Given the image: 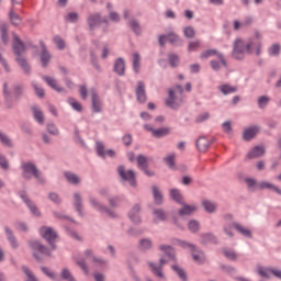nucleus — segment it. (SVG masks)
<instances>
[{"mask_svg":"<svg viewBox=\"0 0 281 281\" xmlns=\"http://www.w3.org/2000/svg\"><path fill=\"white\" fill-rule=\"evenodd\" d=\"M45 80V82L53 88V90L57 91V92H61V88L57 86V82L54 78L52 77H44L43 78Z\"/></svg>","mask_w":281,"mask_h":281,"instance_id":"c9c22d12","label":"nucleus"},{"mask_svg":"<svg viewBox=\"0 0 281 281\" xmlns=\"http://www.w3.org/2000/svg\"><path fill=\"white\" fill-rule=\"evenodd\" d=\"M144 128L148 132H151V135H154L157 138L167 136L168 134H170V128L169 127H161L158 130H154L150 127V125H145Z\"/></svg>","mask_w":281,"mask_h":281,"instance_id":"9b49d317","label":"nucleus"},{"mask_svg":"<svg viewBox=\"0 0 281 281\" xmlns=\"http://www.w3.org/2000/svg\"><path fill=\"white\" fill-rule=\"evenodd\" d=\"M89 94L90 97H92V111H94V113H100L102 110V103L98 94L95 93V90L90 89Z\"/></svg>","mask_w":281,"mask_h":281,"instance_id":"ddd939ff","label":"nucleus"},{"mask_svg":"<svg viewBox=\"0 0 281 281\" xmlns=\"http://www.w3.org/2000/svg\"><path fill=\"white\" fill-rule=\"evenodd\" d=\"M97 151L98 155L102 158L115 156V151L112 149L105 150L104 144H102L101 142H97Z\"/></svg>","mask_w":281,"mask_h":281,"instance_id":"dca6fc26","label":"nucleus"},{"mask_svg":"<svg viewBox=\"0 0 281 281\" xmlns=\"http://www.w3.org/2000/svg\"><path fill=\"white\" fill-rule=\"evenodd\" d=\"M47 132L53 135L58 134V128L55 126V124H47Z\"/></svg>","mask_w":281,"mask_h":281,"instance_id":"774afa93","label":"nucleus"},{"mask_svg":"<svg viewBox=\"0 0 281 281\" xmlns=\"http://www.w3.org/2000/svg\"><path fill=\"white\" fill-rule=\"evenodd\" d=\"M201 46V43L199 41L189 42L188 44V52L193 53L196 52Z\"/></svg>","mask_w":281,"mask_h":281,"instance_id":"de8ad7c7","label":"nucleus"},{"mask_svg":"<svg viewBox=\"0 0 281 281\" xmlns=\"http://www.w3.org/2000/svg\"><path fill=\"white\" fill-rule=\"evenodd\" d=\"M224 256H225V258H227L231 261H235L237 259L236 252H234V250H232V249H225Z\"/></svg>","mask_w":281,"mask_h":281,"instance_id":"8fccbe9b","label":"nucleus"},{"mask_svg":"<svg viewBox=\"0 0 281 281\" xmlns=\"http://www.w3.org/2000/svg\"><path fill=\"white\" fill-rule=\"evenodd\" d=\"M256 54L260 55V43L258 41H251L250 43L245 44L240 38H237L234 44L233 55L236 59H243L245 54Z\"/></svg>","mask_w":281,"mask_h":281,"instance_id":"f257e3e1","label":"nucleus"},{"mask_svg":"<svg viewBox=\"0 0 281 281\" xmlns=\"http://www.w3.org/2000/svg\"><path fill=\"white\" fill-rule=\"evenodd\" d=\"M265 153H266V149L263 147L256 146L251 151H249L247 154V158L256 159V158L265 155Z\"/></svg>","mask_w":281,"mask_h":281,"instance_id":"393cba45","label":"nucleus"},{"mask_svg":"<svg viewBox=\"0 0 281 281\" xmlns=\"http://www.w3.org/2000/svg\"><path fill=\"white\" fill-rule=\"evenodd\" d=\"M188 228H189V231H191V233H196L200 228V224L198 221L191 220L188 223Z\"/></svg>","mask_w":281,"mask_h":281,"instance_id":"c03bdc74","label":"nucleus"},{"mask_svg":"<svg viewBox=\"0 0 281 281\" xmlns=\"http://www.w3.org/2000/svg\"><path fill=\"white\" fill-rule=\"evenodd\" d=\"M40 234L41 236L48 243V245L53 248V249H56V246H55V240L57 239V233L50 228V227H47V226H43L41 229H40Z\"/></svg>","mask_w":281,"mask_h":281,"instance_id":"0eeeda50","label":"nucleus"},{"mask_svg":"<svg viewBox=\"0 0 281 281\" xmlns=\"http://www.w3.org/2000/svg\"><path fill=\"white\" fill-rule=\"evenodd\" d=\"M167 41L171 43V45H177L180 42V38L176 33H169L168 35H159L160 46H165Z\"/></svg>","mask_w":281,"mask_h":281,"instance_id":"1a4fd4ad","label":"nucleus"},{"mask_svg":"<svg viewBox=\"0 0 281 281\" xmlns=\"http://www.w3.org/2000/svg\"><path fill=\"white\" fill-rule=\"evenodd\" d=\"M66 21H69V22H76L78 21V14L76 12H69L67 15H66Z\"/></svg>","mask_w":281,"mask_h":281,"instance_id":"338daca9","label":"nucleus"},{"mask_svg":"<svg viewBox=\"0 0 281 281\" xmlns=\"http://www.w3.org/2000/svg\"><path fill=\"white\" fill-rule=\"evenodd\" d=\"M151 191L154 192V199L157 205L164 203V195H161L160 191L156 186L151 187Z\"/></svg>","mask_w":281,"mask_h":281,"instance_id":"72a5a7b5","label":"nucleus"},{"mask_svg":"<svg viewBox=\"0 0 281 281\" xmlns=\"http://www.w3.org/2000/svg\"><path fill=\"white\" fill-rule=\"evenodd\" d=\"M217 55H221V53H218L216 49L211 48V49H205L200 54V58L202 60L207 59V58H212V57H216Z\"/></svg>","mask_w":281,"mask_h":281,"instance_id":"2f4dec72","label":"nucleus"},{"mask_svg":"<svg viewBox=\"0 0 281 281\" xmlns=\"http://www.w3.org/2000/svg\"><path fill=\"white\" fill-rule=\"evenodd\" d=\"M22 270L27 277L26 281H37V279L33 276L32 271L27 267H23Z\"/></svg>","mask_w":281,"mask_h":281,"instance_id":"13d9d810","label":"nucleus"},{"mask_svg":"<svg viewBox=\"0 0 281 281\" xmlns=\"http://www.w3.org/2000/svg\"><path fill=\"white\" fill-rule=\"evenodd\" d=\"M21 198L23 199L24 203L30 209L31 213H33V215H35V216H40L41 215V213L37 210V207L35 206V204L29 198H26V195H21Z\"/></svg>","mask_w":281,"mask_h":281,"instance_id":"cd10ccee","label":"nucleus"},{"mask_svg":"<svg viewBox=\"0 0 281 281\" xmlns=\"http://www.w3.org/2000/svg\"><path fill=\"white\" fill-rule=\"evenodd\" d=\"M42 52H41V61L43 67H47L49 60L52 59V55L47 49V46L45 43L41 42L40 43Z\"/></svg>","mask_w":281,"mask_h":281,"instance_id":"9d476101","label":"nucleus"},{"mask_svg":"<svg viewBox=\"0 0 281 281\" xmlns=\"http://www.w3.org/2000/svg\"><path fill=\"white\" fill-rule=\"evenodd\" d=\"M61 278L67 281H75L74 277L71 276V272L67 269L61 270Z\"/></svg>","mask_w":281,"mask_h":281,"instance_id":"bf43d9fd","label":"nucleus"},{"mask_svg":"<svg viewBox=\"0 0 281 281\" xmlns=\"http://www.w3.org/2000/svg\"><path fill=\"white\" fill-rule=\"evenodd\" d=\"M159 249L166 255V257L160 258L159 266L155 265L154 262H148V267L153 274H155L158 279L164 280L165 273L161 271V267L173 259L175 250L168 245H160Z\"/></svg>","mask_w":281,"mask_h":281,"instance_id":"f03ea898","label":"nucleus"},{"mask_svg":"<svg viewBox=\"0 0 281 281\" xmlns=\"http://www.w3.org/2000/svg\"><path fill=\"white\" fill-rule=\"evenodd\" d=\"M67 101H68V104L70 106H72V110H75L77 112H81L82 105L80 103H78L75 99L69 98Z\"/></svg>","mask_w":281,"mask_h":281,"instance_id":"37998d69","label":"nucleus"},{"mask_svg":"<svg viewBox=\"0 0 281 281\" xmlns=\"http://www.w3.org/2000/svg\"><path fill=\"white\" fill-rule=\"evenodd\" d=\"M90 205H92L93 207H95L98 211L102 212V213H106L108 216L110 217H114L115 214L109 210H106L104 206H102V204H100L95 198H90L89 199Z\"/></svg>","mask_w":281,"mask_h":281,"instance_id":"a211bd4d","label":"nucleus"},{"mask_svg":"<svg viewBox=\"0 0 281 281\" xmlns=\"http://www.w3.org/2000/svg\"><path fill=\"white\" fill-rule=\"evenodd\" d=\"M268 53H270V56H278L280 53V46L273 45L270 49H268Z\"/></svg>","mask_w":281,"mask_h":281,"instance_id":"0e129e2a","label":"nucleus"},{"mask_svg":"<svg viewBox=\"0 0 281 281\" xmlns=\"http://www.w3.org/2000/svg\"><path fill=\"white\" fill-rule=\"evenodd\" d=\"M218 90L223 95L234 94L237 91V88L234 86H227V83H223V86L218 87Z\"/></svg>","mask_w":281,"mask_h":281,"instance_id":"7c9ffc66","label":"nucleus"},{"mask_svg":"<svg viewBox=\"0 0 281 281\" xmlns=\"http://www.w3.org/2000/svg\"><path fill=\"white\" fill-rule=\"evenodd\" d=\"M31 249L35 250V251H38L40 254L42 255H45V256H50V251L48 248H46L45 246H42L38 241L36 240H31L29 243Z\"/></svg>","mask_w":281,"mask_h":281,"instance_id":"f3484780","label":"nucleus"},{"mask_svg":"<svg viewBox=\"0 0 281 281\" xmlns=\"http://www.w3.org/2000/svg\"><path fill=\"white\" fill-rule=\"evenodd\" d=\"M26 52V46L20 41L16 34H13V54L16 56L19 66L25 74H30L31 66L29 65L25 57L22 56Z\"/></svg>","mask_w":281,"mask_h":281,"instance_id":"7ed1b4c3","label":"nucleus"},{"mask_svg":"<svg viewBox=\"0 0 281 281\" xmlns=\"http://www.w3.org/2000/svg\"><path fill=\"white\" fill-rule=\"evenodd\" d=\"M128 218L135 225L140 223L139 206L138 205H135L134 207H132V211H130V213H128Z\"/></svg>","mask_w":281,"mask_h":281,"instance_id":"6ab92c4d","label":"nucleus"},{"mask_svg":"<svg viewBox=\"0 0 281 281\" xmlns=\"http://www.w3.org/2000/svg\"><path fill=\"white\" fill-rule=\"evenodd\" d=\"M77 265L81 268V270L88 274L89 273V270H88V267L86 265V260L85 259H77Z\"/></svg>","mask_w":281,"mask_h":281,"instance_id":"e2e57ef3","label":"nucleus"},{"mask_svg":"<svg viewBox=\"0 0 281 281\" xmlns=\"http://www.w3.org/2000/svg\"><path fill=\"white\" fill-rule=\"evenodd\" d=\"M0 142L2 143V145H4L5 147H12V140L9 138L8 135L3 134L0 132Z\"/></svg>","mask_w":281,"mask_h":281,"instance_id":"09e8293b","label":"nucleus"},{"mask_svg":"<svg viewBox=\"0 0 281 281\" xmlns=\"http://www.w3.org/2000/svg\"><path fill=\"white\" fill-rule=\"evenodd\" d=\"M114 70L119 76L125 75V60L122 58H119L115 63Z\"/></svg>","mask_w":281,"mask_h":281,"instance_id":"c756f323","label":"nucleus"},{"mask_svg":"<svg viewBox=\"0 0 281 281\" xmlns=\"http://www.w3.org/2000/svg\"><path fill=\"white\" fill-rule=\"evenodd\" d=\"M202 205L207 213H213L216 210V205L212 201H209V200H204L202 202Z\"/></svg>","mask_w":281,"mask_h":281,"instance_id":"e433bc0d","label":"nucleus"},{"mask_svg":"<svg viewBox=\"0 0 281 281\" xmlns=\"http://www.w3.org/2000/svg\"><path fill=\"white\" fill-rule=\"evenodd\" d=\"M85 259L86 261H90V262H101V260H98L94 256L93 252L91 250H87L85 252Z\"/></svg>","mask_w":281,"mask_h":281,"instance_id":"603ef678","label":"nucleus"},{"mask_svg":"<svg viewBox=\"0 0 281 281\" xmlns=\"http://www.w3.org/2000/svg\"><path fill=\"white\" fill-rule=\"evenodd\" d=\"M183 35L186 38H194L195 36V31L191 26H187L183 29Z\"/></svg>","mask_w":281,"mask_h":281,"instance_id":"49530a36","label":"nucleus"},{"mask_svg":"<svg viewBox=\"0 0 281 281\" xmlns=\"http://www.w3.org/2000/svg\"><path fill=\"white\" fill-rule=\"evenodd\" d=\"M195 211H196V206L195 205H189V204L183 203L182 204V209L179 210V215L180 216L191 215Z\"/></svg>","mask_w":281,"mask_h":281,"instance_id":"a878e982","label":"nucleus"},{"mask_svg":"<svg viewBox=\"0 0 281 281\" xmlns=\"http://www.w3.org/2000/svg\"><path fill=\"white\" fill-rule=\"evenodd\" d=\"M257 271L258 274L262 278L269 279L270 274L272 273L276 278L281 280V270L263 269L262 267H259Z\"/></svg>","mask_w":281,"mask_h":281,"instance_id":"f8f14e48","label":"nucleus"},{"mask_svg":"<svg viewBox=\"0 0 281 281\" xmlns=\"http://www.w3.org/2000/svg\"><path fill=\"white\" fill-rule=\"evenodd\" d=\"M117 171H119L120 177L124 181H127L131 187H136L135 173H134L133 170H127L126 171L124 166H120L117 168Z\"/></svg>","mask_w":281,"mask_h":281,"instance_id":"6e6552de","label":"nucleus"},{"mask_svg":"<svg viewBox=\"0 0 281 281\" xmlns=\"http://www.w3.org/2000/svg\"><path fill=\"white\" fill-rule=\"evenodd\" d=\"M198 150L204 153L210 148V140L206 137H200L196 140Z\"/></svg>","mask_w":281,"mask_h":281,"instance_id":"b1692460","label":"nucleus"},{"mask_svg":"<svg viewBox=\"0 0 281 281\" xmlns=\"http://www.w3.org/2000/svg\"><path fill=\"white\" fill-rule=\"evenodd\" d=\"M75 206H76L77 211L81 214L82 204H81V198H80L79 193L75 194Z\"/></svg>","mask_w":281,"mask_h":281,"instance_id":"4d7b16f0","label":"nucleus"},{"mask_svg":"<svg viewBox=\"0 0 281 281\" xmlns=\"http://www.w3.org/2000/svg\"><path fill=\"white\" fill-rule=\"evenodd\" d=\"M168 60H169V65H171V67H176L179 63L178 56L173 55V54L168 56Z\"/></svg>","mask_w":281,"mask_h":281,"instance_id":"680f3d73","label":"nucleus"},{"mask_svg":"<svg viewBox=\"0 0 281 281\" xmlns=\"http://www.w3.org/2000/svg\"><path fill=\"white\" fill-rule=\"evenodd\" d=\"M136 95H137V100L140 103H145L147 101V95H146V87L145 83L139 81L137 83V88H136Z\"/></svg>","mask_w":281,"mask_h":281,"instance_id":"2eb2a0df","label":"nucleus"},{"mask_svg":"<svg viewBox=\"0 0 281 281\" xmlns=\"http://www.w3.org/2000/svg\"><path fill=\"white\" fill-rule=\"evenodd\" d=\"M21 168L24 179H31L33 176L42 182L41 172L33 162H22Z\"/></svg>","mask_w":281,"mask_h":281,"instance_id":"39448f33","label":"nucleus"},{"mask_svg":"<svg viewBox=\"0 0 281 281\" xmlns=\"http://www.w3.org/2000/svg\"><path fill=\"white\" fill-rule=\"evenodd\" d=\"M178 245H180L184 249L191 250V255L193 256V260L198 263L205 262V255L204 252L198 251L193 244L188 241L178 240Z\"/></svg>","mask_w":281,"mask_h":281,"instance_id":"423d86ee","label":"nucleus"},{"mask_svg":"<svg viewBox=\"0 0 281 281\" xmlns=\"http://www.w3.org/2000/svg\"><path fill=\"white\" fill-rule=\"evenodd\" d=\"M1 38L4 44H8L9 37H8V26L7 25L1 26Z\"/></svg>","mask_w":281,"mask_h":281,"instance_id":"864d4df0","label":"nucleus"},{"mask_svg":"<svg viewBox=\"0 0 281 281\" xmlns=\"http://www.w3.org/2000/svg\"><path fill=\"white\" fill-rule=\"evenodd\" d=\"M139 246L143 250H147L151 248L153 243L150 239H142Z\"/></svg>","mask_w":281,"mask_h":281,"instance_id":"5fc2aeb1","label":"nucleus"},{"mask_svg":"<svg viewBox=\"0 0 281 281\" xmlns=\"http://www.w3.org/2000/svg\"><path fill=\"white\" fill-rule=\"evenodd\" d=\"M132 68L134 69L135 74H139L140 69V56L138 53L132 54Z\"/></svg>","mask_w":281,"mask_h":281,"instance_id":"bb28decb","label":"nucleus"},{"mask_svg":"<svg viewBox=\"0 0 281 281\" xmlns=\"http://www.w3.org/2000/svg\"><path fill=\"white\" fill-rule=\"evenodd\" d=\"M175 159H176V155L171 154V155H168L164 160L168 166V168H175Z\"/></svg>","mask_w":281,"mask_h":281,"instance_id":"3c124183","label":"nucleus"},{"mask_svg":"<svg viewBox=\"0 0 281 281\" xmlns=\"http://www.w3.org/2000/svg\"><path fill=\"white\" fill-rule=\"evenodd\" d=\"M169 195H171V200L176 201L178 204L184 203V200L178 189L169 190Z\"/></svg>","mask_w":281,"mask_h":281,"instance_id":"473e14b6","label":"nucleus"},{"mask_svg":"<svg viewBox=\"0 0 281 281\" xmlns=\"http://www.w3.org/2000/svg\"><path fill=\"white\" fill-rule=\"evenodd\" d=\"M5 234H7V237H8V240L11 245V247L13 248H18V243L15 240V237L12 235V232L10 231V228L5 227Z\"/></svg>","mask_w":281,"mask_h":281,"instance_id":"58836bf2","label":"nucleus"},{"mask_svg":"<svg viewBox=\"0 0 281 281\" xmlns=\"http://www.w3.org/2000/svg\"><path fill=\"white\" fill-rule=\"evenodd\" d=\"M9 19H10L11 24H13V25H20L21 24V18L14 11H10Z\"/></svg>","mask_w":281,"mask_h":281,"instance_id":"4c0bfd02","label":"nucleus"},{"mask_svg":"<svg viewBox=\"0 0 281 281\" xmlns=\"http://www.w3.org/2000/svg\"><path fill=\"white\" fill-rule=\"evenodd\" d=\"M232 226L235 227V229L244 237L246 238H251L252 237V233L251 231H249L248 228H246L244 225L239 224V223H234Z\"/></svg>","mask_w":281,"mask_h":281,"instance_id":"412c9836","label":"nucleus"},{"mask_svg":"<svg viewBox=\"0 0 281 281\" xmlns=\"http://www.w3.org/2000/svg\"><path fill=\"white\" fill-rule=\"evenodd\" d=\"M53 43H55V44L57 45V48H58L59 50H63V49L66 48V43H65V41H63V38L59 37V36L53 37Z\"/></svg>","mask_w":281,"mask_h":281,"instance_id":"a18cd8bd","label":"nucleus"},{"mask_svg":"<svg viewBox=\"0 0 281 281\" xmlns=\"http://www.w3.org/2000/svg\"><path fill=\"white\" fill-rule=\"evenodd\" d=\"M33 116L35 120L40 123L43 124L45 122V116L43 115L42 111L37 106H33Z\"/></svg>","mask_w":281,"mask_h":281,"instance_id":"f704fd0d","label":"nucleus"},{"mask_svg":"<svg viewBox=\"0 0 281 281\" xmlns=\"http://www.w3.org/2000/svg\"><path fill=\"white\" fill-rule=\"evenodd\" d=\"M183 103V87L176 86L173 89L168 90V98L166 105L173 110L178 109Z\"/></svg>","mask_w":281,"mask_h":281,"instance_id":"20e7f679","label":"nucleus"},{"mask_svg":"<svg viewBox=\"0 0 281 281\" xmlns=\"http://www.w3.org/2000/svg\"><path fill=\"white\" fill-rule=\"evenodd\" d=\"M171 269H173L178 277L181 279V280H187V273L184 270H181L178 266H173L171 267Z\"/></svg>","mask_w":281,"mask_h":281,"instance_id":"6e6d98bb","label":"nucleus"},{"mask_svg":"<svg viewBox=\"0 0 281 281\" xmlns=\"http://www.w3.org/2000/svg\"><path fill=\"white\" fill-rule=\"evenodd\" d=\"M154 215H155V220H158V221H166L168 217L167 213L162 210H155Z\"/></svg>","mask_w":281,"mask_h":281,"instance_id":"79ce46f5","label":"nucleus"},{"mask_svg":"<svg viewBox=\"0 0 281 281\" xmlns=\"http://www.w3.org/2000/svg\"><path fill=\"white\" fill-rule=\"evenodd\" d=\"M3 95H4V99H5L7 108L11 109L12 108V104L10 103L11 102V94L8 92V83H4V86H3Z\"/></svg>","mask_w":281,"mask_h":281,"instance_id":"a19ab883","label":"nucleus"},{"mask_svg":"<svg viewBox=\"0 0 281 281\" xmlns=\"http://www.w3.org/2000/svg\"><path fill=\"white\" fill-rule=\"evenodd\" d=\"M217 60L213 59L211 61V67L214 71H218L223 67H227L226 59L223 54H217Z\"/></svg>","mask_w":281,"mask_h":281,"instance_id":"4468645a","label":"nucleus"},{"mask_svg":"<svg viewBox=\"0 0 281 281\" xmlns=\"http://www.w3.org/2000/svg\"><path fill=\"white\" fill-rule=\"evenodd\" d=\"M269 101H270V99H269L268 97H260V98L258 99L259 108H260V109L266 108V106L268 105Z\"/></svg>","mask_w":281,"mask_h":281,"instance_id":"052dcab7","label":"nucleus"},{"mask_svg":"<svg viewBox=\"0 0 281 281\" xmlns=\"http://www.w3.org/2000/svg\"><path fill=\"white\" fill-rule=\"evenodd\" d=\"M257 133H259L258 126L248 127L244 131L243 137L245 140H250L256 136Z\"/></svg>","mask_w":281,"mask_h":281,"instance_id":"4be33fe9","label":"nucleus"},{"mask_svg":"<svg viewBox=\"0 0 281 281\" xmlns=\"http://www.w3.org/2000/svg\"><path fill=\"white\" fill-rule=\"evenodd\" d=\"M65 177L70 184H78L80 182V178L71 172H66Z\"/></svg>","mask_w":281,"mask_h":281,"instance_id":"ea45409f","label":"nucleus"},{"mask_svg":"<svg viewBox=\"0 0 281 281\" xmlns=\"http://www.w3.org/2000/svg\"><path fill=\"white\" fill-rule=\"evenodd\" d=\"M258 189L259 190H265V189H268V190H271V191H274L277 192L279 195H281V190L274 186L273 183L271 182H268V181H261L258 183Z\"/></svg>","mask_w":281,"mask_h":281,"instance_id":"aec40b11","label":"nucleus"},{"mask_svg":"<svg viewBox=\"0 0 281 281\" xmlns=\"http://www.w3.org/2000/svg\"><path fill=\"white\" fill-rule=\"evenodd\" d=\"M88 25L90 30H93L97 25L101 23V18L99 14H92L88 16Z\"/></svg>","mask_w":281,"mask_h":281,"instance_id":"c85d7f7f","label":"nucleus"},{"mask_svg":"<svg viewBox=\"0 0 281 281\" xmlns=\"http://www.w3.org/2000/svg\"><path fill=\"white\" fill-rule=\"evenodd\" d=\"M147 164H148V160H147V158L145 156L139 155L137 157L138 168H140V170H144L147 176H154L153 172H148Z\"/></svg>","mask_w":281,"mask_h":281,"instance_id":"5701e85b","label":"nucleus"},{"mask_svg":"<svg viewBox=\"0 0 281 281\" xmlns=\"http://www.w3.org/2000/svg\"><path fill=\"white\" fill-rule=\"evenodd\" d=\"M130 26H132V31H134L137 35H139L140 27L136 21L132 20V22H130Z\"/></svg>","mask_w":281,"mask_h":281,"instance_id":"69168bd1","label":"nucleus"}]
</instances>
